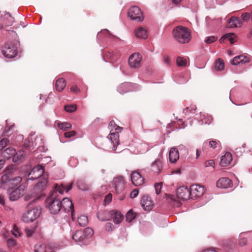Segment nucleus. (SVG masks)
I'll return each mask as SVG.
<instances>
[{"mask_svg":"<svg viewBox=\"0 0 252 252\" xmlns=\"http://www.w3.org/2000/svg\"><path fill=\"white\" fill-rule=\"evenodd\" d=\"M9 140L7 138H4L0 141V151L8 145Z\"/></svg>","mask_w":252,"mask_h":252,"instance_id":"a18cd8bd","label":"nucleus"},{"mask_svg":"<svg viewBox=\"0 0 252 252\" xmlns=\"http://www.w3.org/2000/svg\"><path fill=\"white\" fill-rule=\"evenodd\" d=\"M128 15L131 19L138 22H141L144 20L141 10L136 6H132L129 9Z\"/></svg>","mask_w":252,"mask_h":252,"instance_id":"423d86ee","label":"nucleus"},{"mask_svg":"<svg viewBox=\"0 0 252 252\" xmlns=\"http://www.w3.org/2000/svg\"><path fill=\"white\" fill-rule=\"evenodd\" d=\"M22 195L21 190L17 188L10 192L9 198L10 200L15 201L18 199Z\"/></svg>","mask_w":252,"mask_h":252,"instance_id":"a878e982","label":"nucleus"},{"mask_svg":"<svg viewBox=\"0 0 252 252\" xmlns=\"http://www.w3.org/2000/svg\"><path fill=\"white\" fill-rule=\"evenodd\" d=\"M73 239L76 242H79L85 239L83 233L81 230L76 231L72 236Z\"/></svg>","mask_w":252,"mask_h":252,"instance_id":"7c9ffc66","label":"nucleus"},{"mask_svg":"<svg viewBox=\"0 0 252 252\" xmlns=\"http://www.w3.org/2000/svg\"><path fill=\"white\" fill-rule=\"evenodd\" d=\"M119 132L116 131V132L110 133L108 136V139L111 141V143L113 145L112 148V150L115 151L117 148V146L119 144Z\"/></svg>","mask_w":252,"mask_h":252,"instance_id":"dca6fc26","label":"nucleus"},{"mask_svg":"<svg viewBox=\"0 0 252 252\" xmlns=\"http://www.w3.org/2000/svg\"><path fill=\"white\" fill-rule=\"evenodd\" d=\"M114 225L112 223L108 222L106 224V229L108 231H110L113 229Z\"/></svg>","mask_w":252,"mask_h":252,"instance_id":"bf43d9fd","label":"nucleus"},{"mask_svg":"<svg viewBox=\"0 0 252 252\" xmlns=\"http://www.w3.org/2000/svg\"><path fill=\"white\" fill-rule=\"evenodd\" d=\"M224 67V63L220 59H218L215 63V68L217 70H222Z\"/></svg>","mask_w":252,"mask_h":252,"instance_id":"f704fd0d","label":"nucleus"},{"mask_svg":"<svg viewBox=\"0 0 252 252\" xmlns=\"http://www.w3.org/2000/svg\"><path fill=\"white\" fill-rule=\"evenodd\" d=\"M232 161V157L231 153L226 152L221 157L220 164L221 166L226 167L229 165Z\"/></svg>","mask_w":252,"mask_h":252,"instance_id":"f3484780","label":"nucleus"},{"mask_svg":"<svg viewBox=\"0 0 252 252\" xmlns=\"http://www.w3.org/2000/svg\"><path fill=\"white\" fill-rule=\"evenodd\" d=\"M162 186V183H157L155 184V190H156V193L157 194H158L160 193Z\"/></svg>","mask_w":252,"mask_h":252,"instance_id":"09e8293b","label":"nucleus"},{"mask_svg":"<svg viewBox=\"0 0 252 252\" xmlns=\"http://www.w3.org/2000/svg\"><path fill=\"white\" fill-rule=\"evenodd\" d=\"M112 200V194L109 193L105 196V201L109 203Z\"/></svg>","mask_w":252,"mask_h":252,"instance_id":"0e129e2a","label":"nucleus"},{"mask_svg":"<svg viewBox=\"0 0 252 252\" xmlns=\"http://www.w3.org/2000/svg\"><path fill=\"white\" fill-rule=\"evenodd\" d=\"M44 172V168L41 165L35 166L29 174V179L32 180L36 179L41 177Z\"/></svg>","mask_w":252,"mask_h":252,"instance_id":"9b49d317","label":"nucleus"},{"mask_svg":"<svg viewBox=\"0 0 252 252\" xmlns=\"http://www.w3.org/2000/svg\"><path fill=\"white\" fill-rule=\"evenodd\" d=\"M250 62V59L245 56L240 55L234 57L232 61V64L233 65H237L240 63H248Z\"/></svg>","mask_w":252,"mask_h":252,"instance_id":"a211bd4d","label":"nucleus"},{"mask_svg":"<svg viewBox=\"0 0 252 252\" xmlns=\"http://www.w3.org/2000/svg\"><path fill=\"white\" fill-rule=\"evenodd\" d=\"M39 199V196L35 197L33 196L32 195L28 194L25 197V200L26 201H29L32 200L31 202L29 204V205L34 203L36 200Z\"/></svg>","mask_w":252,"mask_h":252,"instance_id":"79ce46f5","label":"nucleus"},{"mask_svg":"<svg viewBox=\"0 0 252 252\" xmlns=\"http://www.w3.org/2000/svg\"><path fill=\"white\" fill-rule=\"evenodd\" d=\"M172 36L177 42L181 44L189 42L191 38L190 31L182 26H177L173 30Z\"/></svg>","mask_w":252,"mask_h":252,"instance_id":"7ed1b4c3","label":"nucleus"},{"mask_svg":"<svg viewBox=\"0 0 252 252\" xmlns=\"http://www.w3.org/2000/svg\"><path fill=\"white\" fill-rule=\"evenodd\" d=\"M36 226H27L25 228V232L28 237H31L34 232Z\"/></svg>","mask_w":252,"mask_h":252,"instance_id":"ea45409f","label":"nucleus"},{"mask_svg":"<svg viewBox=\"0 0 252 252\" xmlns=\"http://www.w3.org/2000/svg\"><path fill=\"white\" fill-rule=\"evenodd\" d=\"M189 189L190 197L192 199H196L202 196L205 192L204 187L199 185L191 186Z\"/></svg>","mask_w":252,"mask_h":252,"instance_id":"1a4fd4ad","label":"nucleus"},{"mask_svg":"<svg viewBox=\"0 0 252 252\" xmlns=\"http://www.w3.org/2000/svg\"><path fill=\"white\" fill-rule=\"evenodd\" d=\"M47 185V180L42 179L34 186L33 190L37 192L42 191L45 189Z\"/></svg>","mask_w":252,"mask_h":252,"instance_id":"4be33fe9","label":"nucleus"},{"mask_svg":"<svg viewBox=\"0 0 252 252\" xmlns=\"http://www.w3.org/2000/svg\"><path fill=\"white\" fill-rule=\"evenodd\" d=\"M176 193L177 198L183 200H187L191 197L190 189L185 186L179 188Z\"/></svg>","mask_w":252,"mask_h":252,"instance_id":"9d476101","label":"nucleus"},{"mask_svg":"<svg viewBox=\"0 0 252 252\" xmlns=\"http://www.w3.org/2000/svg\"><path fill=\"white\" fill-rule=\"evenodd\" d=\"M138 194V190L137 189H133L130 193V197L131 198H135Z\"/></svg>","mask_w":252,"mask_h":252,"instance_id":"4d7b16f0","label":"nucleus"},{"mask_svg":"<svg viewBox=\"0 0 252 252\" xmlns=\"http://www.w3.org/2000/svg\"><path fill=\"white\" fill-rule=\"evenodd\" d=\"M17 172L16 166L11 165L8 166L4 170V174L0 179L1 187L5 188V185L9 183L13 185H17L22 181V178L20 176H15Z\"/></svg>","mask_w":252,"mask_h":252,"instance_id":"f03ea898","label":"nucleus"},{"mask_svg":"<svg viewBox=\"0 0 252 252\" xmlns=\"http://www.w3.org/2000/svg\"><path fill=\"white\" fill-rule=\"evenodd\" d=\"M164 59V62L165 63L167 64V65H169L170 63V60L168 56L165 55L163 57Z\"/></svg>","mask_w":252,"mask_h":252,"instance_id":"680f3d73","label":"nucleus"},{"mask_svg":"<svg viewBox=\"0 0 252 252\" xmlns=\"http://www.w3.org/2000/svg\"><path fill=\"white\" fill-rule=\"evenodd\" d=\"M108 128L111 131L113 130H115L116 131L121 132L122 127L118 126L115 122L114 121L112 120L110 122L108 125Z\"/></svg>","mask_w":252,"mask_h":252,"instance_id":"c756f323","label":"nucleus"},{"mask_svg":"<svg viewBox=\"0 0 252 252\" xmlns=\"http://www.w3.org/2000/svg\"><path fill=\"white\" fill-rule=\"evenodd\" d=\"M202 252H218L214 248H209L204 250Z\"/></svg>","mask_w":252,"mask_h":252,"instance_id":"e2e57ef3","label":"nucleus"},{"mask_svg":"<svg viewBox=\"0 0 252 252\" xmlns=\"http://www.w3.org/2000/svg\"><path fill=\"white\" fill-rule=\"evenodd\" d=\"M72 183L67 185L62 184L60 186L56 185L55 186V191L46 199V206L49 209L51 213L53 214H58L62 209L61 198H59L58 192L60 194H63L65 191L68 192L72 188Z\"/></svg>","mask_w":252,"mask_h":252,"instance_id":"f257e3e1","label":"nucleus"},{"mask_svg":"<svg viewBox=\"0 0 252 252\" xmlns=\"http://www.w3.org/2000/svg\"><path fill=\"white\" fill-rule=\"evenodd\" d=\"M129 86V84L127 83L122 84L118 88V91L121 94H124L125 93H126V92H128V90H124V89H126Z\"/></svg>","mask_w":252,"mask_h":252,"instance_id":"c03bdc74","label":"nucleus"},{"mask_svg":"<svg viewBox=\"0 0 252 252\" xmlns=\"http://www.w3.org/2000/svg\"><path fill=\"white\" fill-rule=\"evenodd\" d=\"M242 22L239 17L233 16L231 17L228 23V27L230 28L241 27Z\"/></svg>","mask_w":252,"mask_h":252,"instance_id":"6ab92c4d","label":"nucleus"},{"mask_svg":"<svg viewBox=\"0 0 252 252\" xmlns=\"http://www.w3.org/2000/svg\"><path fill=\"white\" fill-rule=\"evenodd\" d=\"M135 35L137 38L146 39L148 36L147 31L145 28L139 27L135 30Z\"/></svg>","mask_w":252,"mask_h":252,"instance_id":"5701e85b","label":"nucleus"},{"mask_svg":"<svg viewBox=\"0 0 252 252\" xmlns=\"http://www.w3.org/2000/svg\"><path fill=\"white\" fill-rule=\"evenodd\" d=\"M66 86V82L64 79L59 78L57 80L55 84L56 90L59 92L62 91Z\"/></svg>","mask_w":252,"mask_h":252,"instance_id":"bb28decb","label":"nucleus"},{"mask_svg":"<svg viewBox=\"0 0 252 252\" xmlns=\"http://www.w3.org/2000/svg\"><path fill=\"white\" fill-rule=\"evenodd\" d=\"M0 204L4 205V199L3 198V196L0 195Z\"/></svg>","mask_w":252,"mask_h":252,"instance_id":"774afa93","label":"nucleus"},{"mask_svg":"<svg viewBox=\"0 0 252 252\" xmlns=\"http://www.w3.org/2000/svg\"><path fill=\"white\" fill-rule=\"evenodd\" d=\"M136 216V213L133 212L132 210H130L126 215V220L130 222Z\"/></svg>","mask_w":252,"mask_h":252,"instance_id":"e433bc0d","label":"nucleus"},{"mask_svg":"<svg viewBox=\"0 0 252 252\" xmlns=\"http://www.w3.org/2000/svg\"><path fill=\"white\" fill-rule=\"evenodd\" d=\"M49 249H47L44 244L36 245L34 247L35 252H48Z\"/></svg>","mask_w":252,"mask_h":252,"instance_id":"58836bf2","label":"nucleus"},{"mask_svg":"<svg viewBox=\"0 0 252 252\" xmlns=\"http://www.w3.org/2000/svg\"><path fill=\"white\" fill-rule=\"evenodd\" d=\"M219 142H220L219 141H218V142H217L215 140H211V141H210L209 142H208V141H206L203 143V145L204 147H206L209 146L210 148L215 149V148L217 147V146L218 144V143H219Z\"/></svg>","mask_w":252,"mask_h":252,"instance_id":"4c0bfd02","label":"nucleus"},{"mask_svg":"<svg viewBox=\"0 0 252 252\" xmlns=\"http://www.w3.org/2000/svg\"><path fill=\"white\" fill-rule=\"evenodd\" d=\"M218 39V37L215 36H210L207 37L205 39L204 41L205 43L207 44L212 43Z\"/></svg>","mask_w":252,"mask_h":252,"instance_id":"de8ad7c7","label":"nucleus"},{"mask_svg":"<svg viewBox=\"0 0 252 252\" xmlns=\"http://www.w3.org/2000/svg\"><path fill=\"white\" fill-rule=\"evenodd\" d=\"M203 118L202 119V121L205 124L209 125L212 123L213 121V118L211 116L208 114L203 115Z\"/></svg>","mask_w":252,"mask_h":252,"instance_id":"a19ab883","label":"nucleus"},{"mask_svg":"<svg viewBox=\"0 0 252 252\" xmlns=\"http://www.w3.org/2000/svg\"><path fill=\"white\" fill-rule=\"evenodd\" d=\"M125 181L122 176H118L113 179L112 186L117 194L122 193L125 188Z\"/></svg>","mask_w":252,"mask_h":252,"instance_id":"0eeeda50","label":"nucleus"},{"mask_svg":"<svg viewBox=\"0 0 252 252\" xmlns=\"http://www.w3.org/2000/svg\"><path fill=\"white\" fill-rule=\"evenodd\" d=\"M132 183L135 186H139L144 183V179L139 172L134 171L131 175Z\"/></svg>","mask_w":252,"mask_h":252,"instance_id":"f8f14e48","label":"nucleus"},{"mask_svg":"<svg viewBox=\"0 0 252 252\" xmlns=\"http://www.w3.org/2000/svg\"><path fill=\"white\" fill-rule=\"evenodd\" d=\"M241 17L244 22H247L251 17L249 13H244L242 14Z\"/></svg>","mask_w":252,"mask_h":252,"instance_id":"864d4df0","label":"nucleus"},{"mask_svg":"<svg viewBox=\"0 0 252 252\" xmlns=\"http://www.w3.org/2000/svg\"><path fill=\"white\" fill-rule=\"evenodd\" d=\"M247 242V239L245 237H241L239 240V244L241 246H244Z\"/></svg>","mask_w":252,"mask_h":252,"instance_id":"13d9d810","label":"nucleus"},{"mask_svg":"<svg viewBox=\"0 0 252 252\" xmlns=\"http://www.w3.org/2000/svg\"><path fill=\"white\" fill-rule=\"evenodd\" d=\"M58 127L64 131L67 130V129L71 128V124L69 123H59L57 124Z\"/></svg>","mask_w":252,"mask_h":252,"instance_id":"c9c22d12","label":"nucleus"},{"mask_svg":"<svg viewBox=\"0 0 252 252\" xmlns=\"http://www.w3.org/2000/svg\"><path fill=\"white\" fill-rule=\"evenodd\" d=\"M77 186L80 189L82 190H87L89 189V186L88 185L85 181L83 180H79L77 182Z\"/></svg>","mask_w":252,"mask_h":252,"instance_id":"2f4dec72","label":"nucleus"},{"mask_svg":"<svg viewBox=\"0 0 252 252\" xmlns=\"http://www.w3.org/2000/svg\"><path fill=\"white\" fill-rule=\"evenodd\" d=\"M204 164L206 167H209V166L214 167V166L215 165V161L213 159L209 160L206 161L205 162Z\"/></svg>","mask_w":252,"mask_h":252,"instance_id":"6e6d98bb","label":"nucleus"},{"mask_svg":"<svg viewBox=\"0 0 252 252\" xmlns=\"http://www.w3.org/2000/svg\"><path fill=\"white\" fill-rule=\"evenodd\" d=\"M25 153L23 151H19L17 153L15 152L13 157V161L14 162H18L22 160L25 157Z\"/></svg>","mask_w":252,"mask_h":252,"instance_id":"c85d7f7f","label":"nucleus"},{"mask_svg":"<svg viewBox=\"0 0 252 252\" xmlns=\"http://www.w3.org/2000/svg\"><path fill=\"white\" fill-rule=\"evenodd\" d=\"M70 90L71 92L76 94L79 93L80 91V89L76 86H72L70 88Z\"/></svg>","mask_w":252,"mask_h":252,"instance_id":"052dcab7","label":"nucleus"},{"mask_svg":"<svg viewBox=\"0 0 252 252\" xmlns=\"http://www.w3.org/2000/svg\"><path fill=\"white\" fill-rule=\"evenodd\" d=\"M40 214L41 208L35 207L28 211L27 213L24 214L23 216V220L25 222L33 221L40 216Z\"/></svg>","mask_w":252,"mask_h":252,"instance_id":"39448f33","label":"nucleus"},{"mask_svg":"<svg viewBox=\"0 0 252 252\" xmlns=\"http://www.w3.org/2000/svg\"><path fill=\"white\" fill-rule=\"evenodd\" d=\"M176 62L179 66H185L187 65V61L183 57H178L177 58Z\"/></svg>","mask_w":252,"mask_h":252,"instance_id":"37998d69","label":"nucleus"},{"mask_svg":"<svg viewBox=\"0 0 252 252\" xmlns=\"http://www.w3.org/2000/svg\"><path fill=\"white\" fill-rule=\"evenodd\" d=\"M2 55L8 58H13L17 54V47L12 43H6L1 48Z\"/></svg>","mask_w":252,"mask_h":252,"instance_id":"20e7f679","label":"nucleus"},{"mask_svg":"<svg viewBox=\"0 0 252 252\" xmlns=\"http://www.w3.org/2000/svg\"><path fill=\"white\" fill-rule=\"evenodd\" d=\"M82 232L85 239L91 238L94 234L93 230L90 227L86 228Z\"/></svg>","mask_w":252,"mask_h":252,"instance_id":"473e14b6","label":"nucleus"},{"mask_svg":"<svg viewBox=\"0 0 252 252\" xmlns=\"http://www.w3.org/2000/svg\"><path fill=\"white\" fill-rule=\"evenodd\" d=\"M232 185L231 180L226 177L221 178L217 182V187L220 188L226 189L231 187Z\"/></svg>","mask_w":252,"mask_h":252,"instance_id":"2eb2a0df","label":"nucleus"},{"mask_svg":"<svg viewBox=\"0 0 252 252\" xmlns=\"http://www.w3.org/2000/svg\"><path fill=\"white\" fill-rule=\"evenodd\" d=\"M12 233L14 236H15L16 237L20 236V234L19 232L18 228L17 227H16L15 226H14L13 230H12Z\"/></svg>","mask_w":252,"mask_h":252,"instance_id":"5fc2aeb1","label":"nucleus"},{"mask_svg":"<svg viewBox=\"0 0 252 252\" xmlns=\"http://www.w3.org/2000/svg\"><path fill=\"white\" fill-rule=\"evenodd\" d=\"M77 109V106L76 105H66L64 106V110L69 113H72L74 112Z\"/></svg>","mask_w":252,"mask_h":252,"instance_id":"49530a36","label":"nucleus"},{"mask_svg":"<svg viewBox=\"0 0 252 252\" xmlns=\"http://www.w3.org/2000/svg\"><path fill=\"white\" fill-rule=\"evenodd\" d=\"M230 36L229 34H225L223 36H222L220 39V43H223L224 41L226 39L227 36Z\"/></svg>","mask_w":252,"mask_h":252,"instance_id":"69168bd1","label":"nucleus"},{"mask_svg":"<svg viewBox=\"0 0 252 252\" xmlns=\"http://www.w3.org/2000/svg\"><path fill=\"white\" fill-rule=\"evenodd\" d=\"M141 204L144 210L149 211L153 207L154 204L150 197L148 195H144L141 201Z\"/></svg>","mask_w":252,"mask_h":252,"instance_id":"ddd939ff","label":"nucleus"},{"mask_svg":"<svg viewBox=\"0 0 252 252\" xmlns=\"http://www.w3.org/2000/svg\"><path fill=\"white\" fill-rule=\"evenodd\" d=\"M97 217L101 221L108 220L110 218V212L105 211H100L97 214Z\"/></svg>","mask_w":252,"mask_h":252,"instance_id":"cd10ccee","label":"nucleus"},{"mask_svg":"<svg viewBox=\"0 0 252 252\" xmlns=\"http://www.w3.org/2000/svg\"><path fill=\"white\" fill-rule=\"evenodd\" d=\"M142 56L137 53H135L131 55L128 59V64L130 67L133 68H138L141 66Z\"/></svg>","mask_w":252,"mask_h":252,"instance_id":"6e6552de","label":"nucleus"},{"mask_svg":"<svg viewBox=\"0 0 252 252\" xmlns=\"http://www.w3.org/2000/svg\"><path fill=\"white\" fill-rule=\"evenodd\" d=\"M110 212L113 221L115 223L119 224L122 222L124 219V216L120 212L114 210Z\"/></svg>","mask_w":252,"mask_h":252,"instance_id":"412c9836","label":"nucleus"},{"mask_svg":"<svg viewBox=\"0 0 252 252\" xmlns=\"http://www.w3.org/2000/svg\"><path fill=\"white\" fill-rule=\"evenodd\" d=\"M227 34H229L230 36H227L226 39L229 40L231 44L234 43V42H235L234 39L236 37L235 34L233 33H227Z\"/></svg>","mask_w":252,"mask_h":252,"instance_id":"8fccbe9b","label":"nucleus"},{"mask_svg":"<svg viewBox=\"0 0 252 252\" xmlns=\"http://www.w3.org/2000/svg\"><path fill=\"white\" fill-rule=\"evenodd\" d=\"M5 163V160L4 159L0 160V170L2 168L3 166Z\"/></svg>","mask_w":252,"mask_h":252,"instance_id":"338daca9","label":"nucleus"},{"mask_svg":"<svg viewBox=\"0 0 252 252\" xmlns=\"http://www.w3.org/2000/svg\"><path fill=\"white\" fill-rule=\"evenodd\" d=\"M78 222L81 226H85L88 223V219L86 216H81L78 218Z\"/></svg>","mask_w":252,"mask_h":252,"instance_id":"72a5a7b5","label":"nucleus"},{"mask_svg":"<svg viewBox=\"0 0 252 252\" xmlns=\"http://www.w3.org/2000/svg\"><path fill=\"white\" fill-rule=\"evenodd\" d=\"M169 161L171 163L176 162L179 158V154L177 148H172L169 153Z\"/></svg>","mask_w":252,"mask_h":252,"instance_id":"aec40b11","label":"nucleus"},{"mask_svg":"<svg viewBox=\"0 0 252 252\" xmlns=\"http://www.w3.org/2000/svg\"><path fill=\"white\" fill-rule=\"evenodd\" d=\"M76 132L75 131L72 130L69 132H66L64 133V136L65 137L70 138L72 136H74L76 135Z\"/></svg>","mask_w":252,"mask_h":252,"instance_id":"603ef678","label":"nucleus"},{"mask_svg":"<svg viewBox=\"0 0 252 252\" xmlns=\"http://www.w3.org/2000/svg\"><path fill=\"white\" fill-rule=\"evenodd\" d=\"M7 243L9 248H12L16 245L15 241L11 238L7 240Z\"/></svg>","mask_w":252,"mask_h":252,"instance_id":"3c124183","label":"nucleus"},{"mask_svg":"<svg viewBox=\"0 0 252 252\" xmlns=\"http://www.w3.org/2000/svg\"><path fill=\"white\" fill-rule=\"evenodd\" d=\"M62 206L61 208L63 209L65 211H71L72 216H73V213L74 212V207L71 201L68 198H65L62 199L61 201Z\"/></svg>","mask_w":252,"mask_h":252,"instance_id":"4468645a","label":"nucleus"},{"mask_svg":"<svg viewBox=\"0 0 252 252\" xmlns=\"http://www.w3.org/2000/svg\"><path fill=\"white\" fill-rule=\"evenodd\" d=\"M152 170L157 174H159L162 170V162L160 160H155L152 164Z\"/></svg>","mask_w":252,"mask_h":252,"instance_id":"b1692460","label":"nucleus"},{"mask_svg":"<svg viewBox=\"0 0 252 252\" xmlns=\"http://www.w3.org/2000/svg\"><path fill=\"white\" fill-rule=\"evenodd\" d=\"M16 150L12 147L7 148L2 152V156L6 159H9L13 157L15 153Z\"/></svg>","mask_w":252,"mask_h":252,"instance_id":"393cba45","label":"nucleus"}]
</instances>
